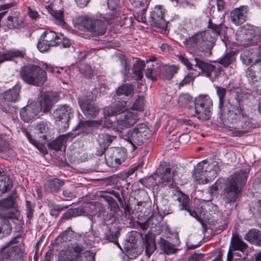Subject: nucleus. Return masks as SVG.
<instances>
[{"mask_svg":"<svg viewBox=\"0 0 261 261\" xmlns=\"http://www.w3.org/2000/svg\"><path fill=\"white\" fill-rule=\"evenodd\" d=\"M54 16L57 21L59 24L63 25L65 23L64 20L63 19V13L61 12H55Z\"/></svg>","mask_w":261,"mask_h":261,"instance_id":"64","label":"nucleus"},{"mask_svg":"<svg viewBox=\"0 0 261 261\" xmlns=\"http://www.w3.org/2000/svg\"><path fill=\"white\" fill-rule=\"evenodd\" d=\"M195 66L201 70V72L205 76L210 77L212 72L215 70V67L208 63L205 62L197 58L194 59Z\"/></svg>","mask_w":261,"mask_h":261,"instance_id":"24","label":"nucleus"},{"mask_svg":"<svg viewBox=\"0 0 261 261\" xmlns=\"http://www.w3.org/2000/svg\"><path fill=\"white\" fill-rule=\"evenodd\" d=\"M208 28L212 31H207L197 33L184 41L186 47L190 51L198 54L206 49H211L213 47L217 37L222 32L212 28L208 23Z\"/></svg>","mask_w":261,"mask_h":261,"instance_id":"3","label":"nucleus"},{"mask_svg":"<svg viewBox=\"0 0 261 261\" xmlns=\"http://www.w3.org/2000/svg\"><path fill=\"white\" fill-rule=\"evenodd\" d=\"M210 214L212 216L213 221L215 222L214 225H216V228L224 229L227 224V217L222 215L221 212L218 211L217 206H212V209L210 210Z\"/></svg>","mask_w":261,"mask_h":261,"instance_id":"19","label":"nucleus"},{"mask_svg":"<svg viewBox=\"0 0 261 261\" xmlns=\"http://www.w3.org/2000/svg\"><path fill=\"white\" fill-rule=\"evenodd\" d=\"M216 89L219 97V108L220 109L222 120L232 123L239 122V126L244 129L243 130H237L234 132V136H241L247 133L250 128H254L258 125L255 119L249 117L244 112L239 102L236 105L228 102L224 106L223 98L226 95V90L225 88L219 86H216Z\"/></svg>","mask_w":261,"mask_h":261,"instance_id":"1","label":"nucleus"},{"mask_svg":"<svg viewBox=\"0 0 261 261\" xmlns=\"http://www.w3.org/2000/svg\"><path fill=\"white\" fill-rule=\"evenodd\" d=\"M154 176V179L158 180L159 184H164L165 185L170 182L172 178L171 169L166 165L165 163L160 165L156 170Z\"/></svg>","mask_w":261,"mask_h":261,"instance_id":"14","label":"nucleus"},{"mask_svg":"<svg viewBox=\"0 0 261 261\" xmlns=\"http://www.w3.org/2000/svg\"><path fill=\"white\" fill-rule=\"evenodd\" d=\"M234 53L232 51L227 53L223 58L219 60V63L224 66H228L233 62L234 60Z\"/></svg>","mask_w":261,"mask_h":261,"instance_id":"47","label":"nucleus"},{"mask_svg":"<svg viewBox=\"0 0 261 261\" xmlns=\"http://www.w3.org/2000/svg\"><path fill=\"white\" fill-rule=\"evenodd\" d=\"M248 245L238 236H233L231 239L230 248L233 251L241 252L247 249Z\"/></svg>","mask_w":261,"mask_h":261,"instance_id":"29","label":"nucleus"},{"mask_svg":"<svg viewBox=\"0 0 261 261\" xmlns=\"http://www.w3.org/2000/svg\"><path fill=\"white\" fill-rule=\"evenodd\" d=\"M79 103L83 113L87 118H94L99 113V108L94 103L83 99H79Z\"/></svg>","mask_w":261,"mask_h":261,"instance_id":"16","label":"nucleus"},{"mask_svg":"<svg viewBox=\"0 0 261 261\" xmlns=\"http://www.w3.org/2000/svg\"><path fill=\"white\" fill-rule=\"evenodd\" d=\"M138 120L136 113L127 111L121 114L117 120V125L121 128L129 127L134 124Z\"/></svg>","mask_w":261,"mask_h":261,"instance_id":"17","label":"nucleus"},{"mask_svg":"<svg viewBox=\"0 0 261 261\" xmlns=\"http://www.w3.org/2000/svg\"><path fill=\"white\" fill-rule=\"evenodd\" d=\"M257 63H253L246 70V76L248 79L249 84L251 85H254L258 82V76L256 75L255 71V65Z\"/></svg>","mask_w":261,"mask_h":261,"instance_id":"33","label":"nucleus"},{"mask_svg":"<svg viewBox=\"0 0 261 261\" xmlns=\"http://www.w3.org/2000/svg\"><path fill=\"white\" fill-rule=\"evenodd\" d=\"M59 95L54 92H47L44 93L37 105L39 106V112L44 113L49 112L53 106L59 99Z\"/></svg>","mask_w":261,"mask_h":261,"instance_id":"9","label":"nucleus"},{"mask_svg":"<svg viewBox=\"0 0 261 261\" xmlns=\"http://www.w3.org/2000/svg\"><path fill=\"white\" fill-rule=\"evenodd\" d=\"M83 238L85 242V243H91L90 242H91L93 237V233L91 230H89L87 232H85V233L83 234Z\"/></svg>","mask_w":261,"mask_h":261,"instance_id":"61","label":"nucleus"},{"mask_svg":"<svg viewBox=\"0 0 261 261\" xmlns=\"http://www.w3.org/2000/svg\"><path fill=\"white\" fill-rule=\"evenodd\" d=\"M72 116V109L67 105L59 106L53 112L56 121L60 122V125L64 129L68 127L69 120Z\"/></svg>","mask_w":261,"mask_h":261,"instance_id":"8","label":"nucleus"},{"mask_svg":"<svg viewBox=\"0 0 261 261\" xmlns=\"http://www.w3.org/2000/svg\"><path fill=\"white\" fill-rule=\"evenodd\" d=\"M244 239L252 244L261 246V231L259 230L250 229L245 234Z\"/></svg>","mask_w":261,"mask_h":261,"instance_id":"23","label":"nucleus"},{"mask_svg":"<svg viewBox=\"0 0 261 261\" xmlns=\"http://www.w3.org/2000/svg\"><path fill=\"white\" fill-rule=\"evenodd\" d=\"M174 195L177 196L179 210H184L187 213L190 212V200L189 196L179 191H176Z\"/></svg>","mask_w":261,"mask_h":261,"instance_id":"21","label":"nucleus"},{"mask_svg":"<svg viewBox=\"0 0 261 261\" xmlns=\"http://www.w3.org/2000/svg\"><path fill=\"white\" fill-rule=\"evenodd\" d=\"M14 204V201L11 197L0 200V211L12 208Z\"/></svg>","mask_w":261,"mask_h":261,"instance_id":"46","label":"nucleus"},{"mask_svg":"<svg viewBox=\"0 0 261 261\" xmlns=\"http://www.w3.org/2000/svg\"><path fill=\"white\" fill-rule=\"evenodd\" d=\"M51 46H53L51 44L48 42L44 41V39L40 37L37 44V47L40 51H46L48 50Z\"/></svg>","mask_w":261,"mask_h":261,"instance_id":"53","label":"nucleus"},{"mask_svg":"<svg viewBox=\"0 0 261 261\" xmlns=\"http://www.w3.org/2000/svg\"><path fill=\"white\" fill-rule=\"evenodd\" d=\"M248 174L247 169H241L231 175L226 180L221 196L225 210L229 216L235 207V202L241 194L243 187L246 184Z\"/></svg>","mask_w":261,"mask_h":261,"instance_id":"2","label":"nucleus"},{"mask_svg":"<svg viewBox=\"0 0 261 261\" xmlns=\"http://www.w3.org/2000/svg\"><path fill=\"white\" fill-rule=\"evenodd\" d=\"M64 185L63 180L58 178H54L46 181L44 188L45 191L48 192H58Z\"/></svg>","mask_w":261,"mask_h":261,"instance_id":"25","label":"nucleus"},{"mask_svg":"<svg viewBox=\"0 0 261 261\" xmlns=\"http://www.w3.org/2000/svg\"><path fill=\"white\" fill-rule=\"evenodd\" d=\"M248 8L246 6H241L231 11V21L236 25L243 23L247 18Z\"/></svg>","mask_w":261,"mask_h":261,"instance_id":"15","label":"nucleus"},{"mask_svg":"<svg viewBox=\"0 0 261 261\" xmlns=\"http://www.w3.org/2000/svg\"><path fill=\"white\" fill-rule=\"evenodd\" d=\"M20 90V86L16 85L12 89L4 92L3 94V100L2 101L3 105L7 104L10 102H15L19 98V93Z\"/></svg>","mask_w":261,"mask_h":261,"instance_id":"20","label":"nucleus"},{"mask_svg":"<svg viewBox=\"0 0 261 261\" xmlns=\"http://www.w3.org/2000/svg\"><path fill=\"white\" fill-rule=\"evenodd\" d=\"M144 106V99L143 96H139L132 105V109L133 110L141 111L143 110Z\"/></svg>","mask_w":261,"mask_h":261,"instance_id":"51","label":"nucleus"},{"mask_svg":"<svg viewBox=\"0 0 261 261\" xmlns=\"http://www.w3.org/2000/svg\"><path fill=\"white\" fill-rule=\"evenodd\" d=\"M125 153L123 150L119 148H110L108 150L107 156L105 157L107 163L111 167H115L121 164L124 161Z\"/></svg>","mask_w":261,"mask_h":261,"instance_id":"10","label":"nucleus"},{"mask_svg":"<svg viewBox=\"0 0 261 261\" xmlns=\"http://www.w3.org/2000/svg\"><path fill=\"white\" fill-rule=\"evenodd\" d=\"M80 71L87 79H90L92 75L91 67L89 65H82L80 67Z\"/></svg>","mask_w":261,"mask_h":261,"instance_id":"55","label":"nucleus"},{"mask_svg":"<svg viewBox=\"0 0 261 261\" xmlns=\"http://www.w3.org/2000/svg\"><path fill=\"white\" fill-rule=\"evenodd\" d=\"M106 31L105 23L101 20H94L93 25L90 31L94 35H102Z\"/></svg>","mask_w":261,"mask_h":261,"instance_id":"32","label":"nucleus"},{"mask_svg":"<svg viewBox=\"0 0 261 261\" xmlns=\"http://www.w3.org/2000/svg\"><path fill=\"white\" fill-rule=\"evenodd\" d=\"M195 78V76L192 73H188L182 80L179 83V86L182 87L185 85L189 84L193 82Z\"/></svg>","mask_w":261,"mask_h":261,"instance_id":"56","label":"nucleus"},{"mask_svg":"<svg viewBox=\"0 0 261 261\" xmlns=\"http://www.w3.org/2000/svg\"><path fill=\"white\" fill-rule=\"evenodd\" d=\"M164 12L161 6H156L151 12L149 22L150 24L157 28L162 30H166L167 27V23L165 20Z\"/></svg>","mask_w":261,"mask_h":261,"instance_id":"12","label":"nucleus"},{"mask_svg":"<svg viewBox=\"0 0 261 261\" xmlns=\"http://www.w3.org/2000/svg\"><path fill=\"white\" fill-rule=\"evenodd\" d=\"M145 67L143 61L139 59H136L134 63L133 72L136 75L137 80H140L142 76V71Z\"/></svg>","mask_w":261,"mask_h":261,"instance_id":"34","label":"nucleus"},{"mask_svg":"<svg viewBox=\"0 0 261 261\" xmlns=\"http://www.w3.org/2000/svg\"><path fill=\"white\" fill-rule=\"evenodd\" d=\"M213 102L208 96H199L195 99V111H200L201 108L211 109Z\"/></svg>","mask_w":261,"mask_h":261,"instance_id":"22","label":"nucleus"},{"mask_svg":"<svg viewBox=\"0 0 261 261\" xmlns=\"http://www.w3.org/2000/svg\"><path fill=\"white\" fill-rule=\"evenodd\" d=\"M36 129L39 133L42 134L46 133L48 130L46 124L44 122L39 123L36 126Z\"/></svg>","mask_w":261,"mask_h":261,"instance_id":"63","label":"nucleus"},{"mask_svg":"<svg viewBox=\"0 0 261 261\" xmlns=\"http://www.w3.org/2000/svg\"><path fill=\"white\" fill-rule=\"evenodd\" d=\"M150 136L149 130L146 124H137L133 130L129 131L125 140L127 141L135 149L136 146L142 145Z\"/></svg>","mask_w":261,"mask_h":261,"instance_id":"6","label":"nucleus"},{"mask_svg":"<svg viewBox=\"0 0 261 261\" xmlns=\"http://www.w3.org/2000/svg\"><path fill=\"white\" fill-rule=\"evenodd\" d=\"M81 250L77 255H75V261H94V254L90 250L81 253Z\"/></svg>","mask_w":261,"mask_h":261,"instance_id":"36","label":"nucleus"},{"mask_svg":"<svg viewBox=\"0 0 261 261\" xmlns=\"http://www.w3.org/2000/svg\"><path fill=\"white\" fill-rule=\"evenodd\" d=\"M94 20L89 18L85 17L83 19L82 24L85 29L90 32L93 25Z\"/></svg>","mask_w":261,"mask_h":261,"instance_id":"58","label":"nucleus"},{"mask_svg":"<svg viewBox=\"0 0 261 261\" xmlns=\"http://www.w3.org/2000/svg\"><path fill=\"white\" fill-rule=\"evenodd\" d=\"M119 234V231L118 230L116 229L115 231H112L111 230L110 231V233L106 234V237L107 240L114 243L115 244H117L118 246L120 247V245L118 243V238Z\"/></svg>","mask_w":261,"mask_h":261,"instance_id":"52","label":"nucleus"},{"mask_svg":"<svg viewBox=\"0 0 261 261\" xmlns=\"http://www.w3.org/2000/svg\"><path fill=\"white\" fill-rule=\"evenodd\" d=\"M103 113L105 116H110L117 114L114 105L105 107L103 109Z\"/></svg>","mask_w":261,"mask_h":261,"instance_id":"60","label":"nucleus"},{"mask_svg":"<svg viewBox=\"0 0 261 261\" xmlns=\"http://www.w3.org/2000/svg\"><path fill=\"white\" fill-rule=\"evenodd\" d=\"M255 31L253 29L246 30L245 31L243 39L246 44H249L255 41Z\"/></svg>","mask_w":261,"mask_h":261,"instance_id":"42","label":"nucleus"},{"mask_svg":"<svg viewBox=\"0 0 261 261\" xmlns=\"http://www.w3.org/2000/svg\"><path fill=\"white\" fill-rule=\"evenodd\" d=\"M68 137V134H65L60 136L56 139L48 144V146L51 149L56 151L61 149L64 140L67 139Z\"/></svg>","mask_w":261,"mask_h":261,"instance_id":"35","label":"nucleus"},{"mask_svg":"<svg viewBox=\"0 0 261 261\" xmlns=\"http://www.w3.org/2000/svg\"><path fill=\"white\" fill-rule=\"evenodd\" d=\"M211 109L201 108V110L200 111H195L197 118L201 120L209 119L211 115Z\"/></svg>","mask_w":261,"mask_h":261,"instance_id":"43","label":"nucleus"},{"mask_svg":"<svg viewBox=\"0 0 261 261\" xmlns=\"http://www.w3.org/2000/svg\"><path fill=\"white\" fill-rule=\"evenodd\" d=\"M115 138V136H111L106 133L101 134L99 135L98 142L101 146V151L98 153L99 155L103 154L104 150L109 146Z\"/></svg>","mask_w":261,"mask_h":261,"instance_id":"31","label":"nucleus"},{"mask_svg":"<svg viewBox=\"0 0 261 261\" xmlns=\"http://www.w3.org/2000/svg\"><path fill=\"white\" fill-rule=\"evenodd\" d=\"M203 256V254L195 253L188 257V261H199L201 260Z\"/></svg>","mask_w":261,"mask_h":261,"instance_id":"62","label":"nucleus"},{"mask_svg":"<svg viewBox=\"0 0 261 261\" xmlns=\"http://www.w3.org/2000/svg\"><path fill=\"white\" fill-rule=\"evenodd\" d=\"M12 187V181L8 178H5L4 180L0 181V191L2 193H6L10 190Z\"/></svg>","mask_w":261,"mask_h":261,"instance_id":"49","label":"nucleus"},{"mask_svg":"<svg viewBox=\"0 0 261 261\" xmlns=\"http://www.w3.org/2000/svg\"><path fill=\"white\" fill-rule=\"evenodd\" d=\"M159 244L162 249L167 254L174 253L176 251L174 246L164 239L161 238Z\"/></svg>","mask_w":261,"mask_h":261,"instance_id":"38","label":"nucleus"},{"mask_svg":"<svg viewBox=\"0 0 261 261\" xmlns=\"http://www.w3.org/2000/svg\"><path fill=\"white\" fill-rule=\"evenodd\" d=\"M25 135L29 142L34 145L41 152L44 154L47 153L46 147L42 144L38 143L36 140L33 139L29 132H27Z\"/></svg>","mask_w":261,"mask_h":261,"instance_id":"41","label":"nucleus"},{"mask_svg":"<svg viewBox=\"0 0 261 261\" xmlns=\"http://www.w3.org/2000/svg\"><path fill=\"white\" fill-rule=\"evenodd\" d=\"M17 213V212L13 211L6 212H1L0 211L1 219L3 220L4 224L5 225V226L7 227V233H10L12 231V227L10 225L9 219L16 218Z\"/></svg>","mask_w":261,"mask_h":261,"instance_id":"28","label":"nucleus"},{"mask_svg":"<svg viewBox=\"0 0 261 261\" xmlns=\"http://www.w3.org/2000/svg\"><path fill=\"white\" fill-rule=\"evenodd\" d=\"M39 106L36 103H31L23 108L20 115L21 119L25 122H28L37 116L39 112Z\"/></svg>","mask_w":261,"mask_h":261,"instance_id":"18","label":"nucleus"},{"mask_svg":"<svg viewBox=\"0 0 261 261\" xmlns=\"http://www.w3.org/2000/svg\"><path fill=\"white\" fill-rule=\"evenodd\" d=\"M132 5L142 11H145L148 5L147 0H129Z\"/></svg>","mask_w":261,"mask_h":261,"instance_id":"48","label":"nucleus"},{"mask_svg":"<svg viewBox=\"0 0 261 261\" xmlns=\"http://www.w3.org/2000/svg\"><path fill=\"white\" fill-rule=\"evenodd\" d=\"M116 113L122 112V113L126 112V102L124 101H118L115 104L113 105Z\"/></svg>","mask_w":261,"mask_h":261,"instance_id":"54","label":"nucleus"},{"mask_svg":"<svg viewBox=\"0 0 261 261\" xmlns=\"http://www.w3.org/2000/svg\"><path fill=\"white\" fill-rule=\"evenodd\" d=\"M41 37L44 41L48 42L52 44V46H56L60 44L63 38L59 37L55 32L51 31H46L41 35Z\"/></svg>","mask_w":261,"mask_h":261,"instance_id":"27","label":"nucleus"},{"mask_svg":"<svg viewBox=\"0 0 261 261\" xmlns=\"http://www.w3.org/2000/svg\"><path fill=\"white\" fill-rule=\"evenodd\" d=\"M83 250L81 245L77 244H72L66 249L62 250L59 254L58 261H75V255H77Z\"/></svg>","mask_w":261,"mask_h":261,"instance_id":"13","label":"nucleus"},{"mask_svg":"<svg viewBox=\"0 0 261 261\" xmlns=\"http://www.w3.org/2000/svg\"><path fill=\"white\" fill-rule=\"evenodd\" d=\"M73 236V232L72 231L68 230L65 231L58 238V239H61L63 242H66L70 241Z\"/></svg>","mask_w":261,"mask_h":261,"instance_id":"57","label":"nucleus"},{"mask_svg":"<svg viewBox=\"0 0 261 261\" xmlns=\"http://www.w3.org/2000/svg\"><path fill=\"white\" fill-rule=\"evenodd\" d=\"M134 91L132 85L129 84H123L120 86L116 91V94L119 96H127L132 94Z\"/></svg>","mask_w":261,"mask_h":261,"instance_id":"37","label":"nucleus"},{"mask_svg":"<svg viewBox=\"0 0 261 261\" xmlns=\"http://www.w3.org/2000/svg\"><path fill=\"white\" fill-rule=\"evenodd\" d=\"M102 120L93 121H81L79 124L78 127L81 132L84 133L88 134L91 131V127L97 126L102 123Z\"/></svg>","mask_w":261,"mask_h":261,"instance_id":"30","label":"nucleus"},{"mask_svg":"<svg viewBox=\"0 0 261 261\" xmlns=\"http://www.w3.org/2000/svg\"><path fill=\"white\" fill-rule=\"evenodd\" d=\"M163 74L166 79L170 80L173 75L177 72L179 67L174 65H165L164 67Z\"/></svg>","mask_w":261,"mask_h":261,"instance_id":"40","label":"nucleus"},{"mask_svg":"<svg viewBox=\"0 0 261 261\" xmlns=\"http://www.w3.org/2000/svg\"><path fill=\"white\" fill-rule=\"evenodd\" d=\"M22 22V20L18 17L9 16L7 18V25L10 29H15L19 27Z\"/></svg>","mask_w":261,"mask_h":261,"instance_id":"44","label":"nucleus"},{"mask_svg":"<svg viewBox=\"0 0 261 261\" xmlns=\"http://www.w3.org/2000/svg\"><path fill=\"white\" fill-rule=\"evenodd\" d=\"M189 214L195 218L197 220L200 221L201 223L202 222V220L205 218V211L202 206L199 207L197 206L194 210H192L190 208V212H188Z\"/></svg>","mask_w":261,"mask_h":261,"instance_id":"39","label":"nucleus"},{"mask_svg":"<svg viewBox=\"0 0 261 261\" xmlns=\"http://www.w3.org/2000/svg\"><path fill=\"white\" fill-rule=\"evenodd\" d=\"M242 63L248 66L253 62L252 53L249 50H244L240 57Z\"/></svg>","mask_w":261,"mask_h":261,"instance_id":"45","label":"nucleus"},{"mask_svg":"<svg viewBox=\"0 0 261 261\" xmlns=\"http://www.w3.org/2000/svg\"><path fill=\"white\" fill-rule=\"evenodd\" d=\"M16 239L11 241L2 251H0V261L13 260L21 252V248L17 245H14Z\"/></svg>","mask_w":261,"mask_h":261,"instance_id":"11","label":"nucleus"},{"mask_svg":"<svg viewBox=\"0 0 261 261\" xmlns=\"http://www.w3.org/2000/svg\"><path fill=\"white\" fill-rule=\"evenodd\" d=\"M24 55L25 53L24 51L16 49L8 50L5 53L0 54V64L5 61L11 60L13 58H22Z\"/></svg>","mask_w":261,"mask_h":261,"instance_id":"26","label":"nucleus"},{"mask_svg":"<svg viewBox=\"0 0 261 261\" xmlns=\"http://www.w3.org/2000/svg\"><path fill=\"white\" fill-rule=\"evenodd\" d=\"M130 60H129L126 56H122L121 59L122 65V72L125 75L128 73L130 69Z\"/></svg>","mask_w":261,"mask_h":261,"instance_id":"50","label":"nucleus"},{"mask_svg":"<svg viewBox=\"0 0 261 261\" xmlns=\"http://www.w3.org/2000/svg\"><path fill=\"white\" fill-rule=\"evenodd\" d=\"M19 74L26 83L36 86H41L47 80L46 71L40 67L28 64L21 67Z\"/></svg>","mask_w":261,"mask_h":261,"instance_id":"4","label":"nucleus"},{"mask_svg":"<svg viewBox=\"0 0 261 261\" xmlns=\"http://www.w3.org/2000/svg\"><path fill=\"white\" fill-rule=\"evenodd\" d=\"M219 167L216 163L207 164L202 161L195 168L194 178L199 184L208 183L217 175Z\"/></svg>","mask_w":261,"mask_h":261,"instance_id":"5","label":"nucleus"},{"mask_svg":"<svg viewBox=\"0 0 261 261\" xmlns=\"http://www.w3.org/2000/svg\"><path fill=\"white\" fill-rule=\"evenodd\" d=\"M216 1L217 10H214L212 12H211V18L208 20V23L216 31L219 30L222 32L223 29L226 28L224 24L225 14L223 10L225 7V2L224 0H216Z\"/></svg>","mask_w":261,"mask_h":261,"instance_id":"7","label":"nucleus"},{"mask_svg":"<svg viewBox=\"0 0 261 261\" xmlns=\"http://www.w3.org/2000/svg\"><path fill=\"white\" fill-rule=\"evenodd\" d=\"M177 57L178 58L179 61L181 62L185 66H186L188 69H192V64L190 63V62L184 55H178Z\"/></svg>","mask_w":261,"mask_h":261,"instance_id":"59","label":"nucleus"}]
</instances>
